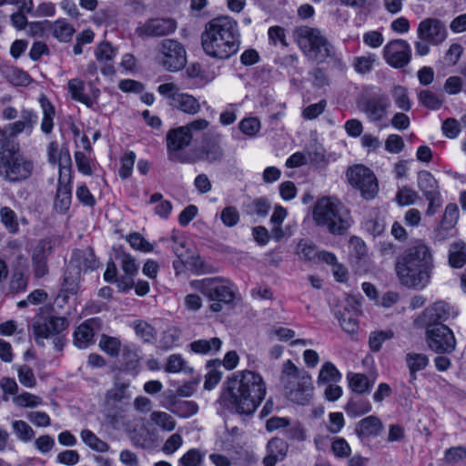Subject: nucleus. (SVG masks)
Returning <instances> with one entry per match:
<instances>
[{"mask_svg":"<svg viewBox=\"0 0 466 466\" xmlns=\"http://www.w3.org/2000/svg\"><path fill=\"white\" fill-rule=\"evenodd\" d=\"M390 106V98L380 94L363 98L359 102L358 106L370 122L377 123L387 116Z\"/></svg>","mask_w":466,"mask_h":466,"instance_id":"obj_16","label":"nucleus"},{"mask_svg":"<svg viewBox=\"0 0 466 466\" xmlns=\"http://www.w3.org/2000/svg\"><path fill=\"white\" fill-rule=\"evenodd\" d=\"M198 410V406L191 400L177 401L174 404L173 411L179 417L188 418L195 415Z\"/></svg>","mask_w":466,"mask_h":466,"instance_id":"obj_52","label":"nucleus"},{"mask_svg":"<svg viewBox=\"0 0 466 466\" xmlns=\"http://www.w3.org/2000/svg\"><path fill=\"white\" fill-rule=\"evenodd\" d=\"M20 117L19 120L10 125L11 135H18L24 131L31 133L38 119L36 113L30 109H23Z\"/></svg>","mask_w":466,"mask_h":466,"instance_id":"obj_27","label":"nucleus"},{"mask_svg":"<svg viewBox=\"0 0 466 466\" xmlns=\"http://www.w3.org/2000/svg\"><path fill=\"white\" fill-rule=\"evenodd\" d=\"M393 332L390 329L376 330L370 334L369 346L371 351L377 352L380 350L383 342L393 338Z\"/></svg>","mask_w":466,"mask_h":466,"instance_id":"obj_46","label":"nucleus"},{"mask_svg":"<svg viewBox=\"0 0 466 466\" xmlns=\"http://www.w3.org/2000/svg\"><path fill=\"white\" fill-rule=\"evenodd\" d=\"M383 57L391 67L403 68L411 58L410 46L403 39L391 40L383 48Z\"/></svg>","mask_w":466,"mask_h":466,"instance_id":"obj_15","label":"nucleus"},{"mask_svg":"<svg viewBox=\"0 0 466 466\" xmlns=\"http://www.w3.org/2000/svg\"><path fill=\"white\" fill-rule=\"evenodd\" d=\"M337 319L344 331L348 333H354L357 331L358 321L349 311L337 313Z\"/></svg>","mask_w":466,"mask_h":466,"instance_id":"obj_60","label":"nucleus"},{"mask_svg":"<svg viewBox=\"0 0 466 466\" xmlns=\"http://www.w3.org/2000/svg\"><path fill=\"white\" fill-rule=\"evenodd\" d=\"M68 90L74 100L83 103L87 107H93L94 102L91 96L84 93V82L78 78H74L68 82Z\"/></svg>","mask_w":466,"mask_h":466,"instance_id":"obj_33","label":"nucleus"},{"mask_svg":"<svg viewBox=\"0 0 466 466\" xmlns=\"http://www.w3.org/2000/svg\"><path fill=\"white\" fill-rule=\"evenodd\" d=\"M18 380L22 385L26 388H34L36 385V380L33 370L26 366L22 365L17 368Z\"/></svg>","mask_w":466,"mask_h":466,"instance_id":"obj_58","label":"nucleus"},{"mask_svg":"<svg viewBox=\"0 0 466 466\" xmlns=\"http://www.w3.org/2000/svg\"><path fill=\"white\" fill-rule=\"evenodd\" d=\"M390 96L394 101L395 106L404 112L411 109L412 102L410 98L408 89L400 85H395L390 90Z\"/></svg>","mask_w":466,"mask_h":466,"instance_id":"obj_31","label":"nucleus"},{"mask_svg":"<svg viewBox=\"0 0 466 466\" xmlns=\"http://www.w3.org/2000/svg\"><path fill=\"white\" fill-rule=\"evenodd\" d=\"M49 31L52 35L60 42L71 41L76 30L70 23L64 19H57L49 24Z\"/></svg>","mask_w":466,"mask_h":466,"instance_id":"obj_28","label":"nucleus"},{"mask_svg":"<svg viewBox=\"0 0 466 466\" xmlns=\"http://www.w3.org/2000/svg\"><path fill=\"white\" fill-rule=\"evenodd\" d=\"M417 186L425 198L441 196L439 183L430 171L421 170L418 173Z\"/></svg>","mask_w":466,"mask_h":466,"instance_id":"obj_26","label":"nucleus"},{"mask_svg":"<svg viewBox=\"0 0 466 466\" xmlns=\"http://www.w3.org/2000/svg\"><path fill=\"white\" fill-rule=\"evenodd\" d=\"M238 127L243 134L254 137L260 130V122L256 117L244 118L239 122Z\"/></svg>","mask_w":466,"mask_h":466,"instance_id":"obj_62","label":"nucleus"},{"mask_svg":"<svg viewBox=\"0 0 466 466\" xmlns=\"http://www.w3.org/2000/svg\"><path fill=\"white\" fill-rule=\"evenodd\" d=\"M419 102L425 107L437 110L442 105V99L437 94L430 90H421L418 95Z\"/></svg>","mask_w":466,"mask_h":466,"instance_id":"obj_43","label":"nucleus"},{"mask_svg":"<svg viewBox=\"0 0 466 466\" xmlns=\"http://www.w3.org/2000/svg\"><path fill=\"white\" fill-rule=\"evenodd\" d=\"M134 329L137 337L144 342H152L156 338V329L153 326L144 320H136Z\"/></svg>","mask_w":466,"mask_h":466,"instance_id":"obj_42","label":"nucleus"},{"mask_svg":"<svg viewBox=\"0 0 466 466\" xmlns=\"http://www.w3.org/2000/svg\"><path fill=\"white\" fill-rule=\"evenodd\" d=\"M350 389L357 393H364L370 390L374 384V380L370 381L369 379L360 373L348 375Z\"/></svg>","mask_w":466,"mask_h":466,"instance_id":"obj_38","label":"nucleus"},{"mask_svg":"<svg viewBox=\"0 0 466 466\" xmlns=\"http://www.w3.org/2000/svg\"><path fill=\"white\" fill-rule=\"evenodd\" d=\"M135 161L136 154L133 151L127 152L122 157L119 176L123 179H126L131 176Z\"/></svg>","mask_w":466,"mask_h":466,"instance_id":"obj_61","label":"nucleus"},{"mask_svg":"<svg viewBox=\"0 0 466 466\" xmlns=\"http://www.w3.org/2000/svg\"><path fill=\"white\" fill-rule=\"evenodd\" d=\"M280 382L285 395L292 402L306 405L312 399L311 377L307 371L299 370L290 360L283 364Z\"/></svg>","mask_w":466,"mask_h":466,"instance_id":"obj_6","label":"nucleus"},{"mask_svg":"<svg viewBox=\"0 0 466 466\" xmlns=\"http://www.w3.org/2000/svg\"><path fill=\"white\" fill-rule=\"evenodd\" d=\"M179 338V329L176 327H169L163 332L160 343L163 348L170 349L177 344Z\"/></svg>","mask_w":466,"mask_h":466,"instance_id":"obj_59","label":"nucleus"},{"mask_svg":"<svg viewBox=\"0 0 466 466\" xmlns=\"http://www.w3.org/2000/svg\"><path fill=\"white\" fill-rule=\"evenodd\" d=\"M130 246L141 252H150L153 250V245L149 243L140 233L134 232L126 237Z\"/></svg>","mask_w":466,"mask_h":466,"instance_id":"obj_51","label":"nucleus"},{"mask_svg":"<svg viewBox=\"0 0 466 466\" xmlns=\"http://www.w3.org/2000/svg\"><path fill=\"white\" fill-rule=\"evenodd\" d=\"M177 27V21L173 18H152L139 24L136 34L139 37H160L173 34Z\"/></svg>","mask_w":466,"mask_h":466,"instance_id":"obj_18","label":"nucleus"},{"mask_svg":"<svg viewBox=\"0 0 466 466\" xmlns=\"http://www.w3.org/2000/svg\"><path fill=\"white\" fill-rule=\"evenodd\" d=\"M39 103L43 112L41 130L45 134H50L54 127L55 107L45 95L39 97Z\"/></svg>","mask_w":466,"mask_h":466,"instance_id":"obj_29","label":"nucleus"},{"mask_svg":"<svg viewBox=\"0 0 466 466\" xmlns=\"http://www.w3.org/2000/svg\"><path fill=\"white\" fill-rule=\"evenodd\" d=\"M266 395V385L262 377L251 370L232 374L226 381L223 398L239 414H252Z\"/></svg>","mask_w":466,"mask_h":466,"instance_id":"obj_1","label":"nucleus"},{"mask_svg":"<svg viewBox=\"0 0 466 466\" xmlns=\"http://www.w3.org/2000/svg\"><path fill=\"white\" fill-rule=\"evenodd\" d=\"M159 94L168 99L169 106L189 115L199 112L201 106L198 100L191 95L180 93L173 83L162 84L158 86Z\"/></svg>","mask_w":466,"mask_h":466,"instance_id":"obj_12","label":"nucleus"},{"mask_svg":"<svg viewBox=\"0 0 466 466\" xmlns=\"http://www.w3.org/2000/svg\"><path fill=\"white\" fill-rule=\"evenodd\" d=\"M116 55V50L108 42L100 43L95 51V56L101 66V72L105 76L115 74V68L112 64Z\"/></svg>","mask_w":466,"mask_h":466,"instance_id":"obj_24","label":"nucleus"},{"mask_svg":"<svg viewBox=\"0 0 466 466\" xmlns=\"http://www.w3.org/2000/svg\"><path fill=\"white\" fill-rule=\"evenodd\" d=\"M222 345V341L218 338H211L210 339H198L190 343V349L193 352L198 354H208L218 352Z\"/></svg>","mask_w":466,"mask_h":466,"instance_id":"obj_32","label":"nucleus"},{"mask_svg":"<svg viewBox=\"0 0 466 466\" xmlns=\"http://www.w3.org/2000/svg\"><path fill=\"white\" fill-rule=\"evenodd\" d=\"M12 428L17 439L24 442H28L35 437L34 430L24 420L13 421Z\"/></svg>","mask_w":466,"mask_h":466,"instance_id":"obj_48","label":"nucleus"},{"mask_svg":"<svg viewBox=\"0 0 466 466\" xmlns=\"http://www.w3.org/2000/svg\"><path fill=\"white\" fill-rule=\"evenodd\" d=\"M456 316V311L445 301H437L424 309L417 319V323L427 327L433 325H444L443 322Z\"/></svg>","mask_w":466,"mask_h":466,"instance_id":"obj_17","label":"nucleus"},{"mask_svg":"<svg viewBox=\"0 0 466 466\" xmlns=\"http://www.w3.org/2000/svg\"><path fill=\"white\" fill-rule=\"evenodd\" d=\"M293 36L301 51L309 59L323 62L334 56V46L318 28L308 25L297 26Z\"/></svg>","mask_w":466,"mask_h":466,"instance_id":"obj_7","label":"nucleus"},{"mask_svg":"<svg viewBox=\"0 0 466 466\" xmlns=\"http://www.w3.org/2000/svg\"><path fill=\"white\" fill-rule=\"evenodd\" d=\"M203 459V454L198 449H190L180 459L181 466H198Z\"/></svg>","mask_w":466,"mask_h":466,"instance_id":"obj_64","label":"nucleus"},{"mask_svg":"<svg viewBox=\"0 0 466 466\" xmlns=\"http://www.w3.org/2000/svg\"><path fill=\"white\" fill-rule=\"evenodd\" d=\"M312 216L319 227L325 228L333 235H343L352 223L350 210L342 202L332 197L318 199Z\"/></svg>","mask_w":466,"mask_h":466,"instance_id":"obj_4","label":"nucleus"},{"mask_svg":"<svg viewBox=\"0 0 466 466\" xmlns=\"http://www.w3.org/2000/svg\"><path fill=\"white\" fill-rule=\"evenodd\" d=\"M162 66L168 71L176 72L186 65V51L183 46L176 40L165 39L161 43Z\"/></svg>","mask_w":466,"mask_h":466,"instance_id":"obj_14","label":"nucleus"},{"mask_svg":"<svg viewBox=\"0 0 466 466\" xmlns=\"http://www.w3.org/2000/svg\"><path fill=\"white\" fill-rule=\"evenodd\" d=\"M204 158L208 162L219 161L223 157V150L218 141L208 142L203 149Z\"/></svg>","mask_w":466,"mask_h":466,"instance_id":"obj_57","label":"nucleus"},{"mask_svg":"<svg viewBox=\"0 0 466 466\" xmlns=\"http://www.w3.org/2000/svg\"><path fill=\"white\" fill-rule=\"evenodd\" d=\"M405 361L410 371H420L429 364V359L425 354L416 352L407 353Z\"/></svg>","mask_w":466,"mask_h":466,"instance_id":"obj_41","label":"nucleus"},{"mask_svg":"<svg viewBox=\"0 0 466 466\" xmlns=\"http://www.w3.org/2000/svg\"><path fill=\"white\" fill-rule=\"evenodd\" d=\"M1 222L10 233H16L19 229L17 216L13 209L4 207L0 209Z\"/></svg>","mask_w":466,"mask_h":466,"instance_id":"obj_47","label":"nucleus"},{"mask_svg":"<svg viewBox=\"0 0 466 466\" xmlns=\"http://www.w3.org/2000/svg\"><path fill=\"white\" fill-rule=\"evenodd\" d=\"M296 252L299 258L311 261L318 258L319 251L312 242L300 240L297 245Z\"/></svg>","mask_w":466,"mask_h":466,"instance_id":"obj_49","label":"nucleus"},{"mask_svg":"<svg viewBox=\"0 0 466 466\" xmlns=\"http://www.w3.org/2000/svg\"><path fill=\"white\" fill-rule=\"evenodd\" d=\"M220 219L224 226L233 228L238 224L240 214L236 207L228 206L222 209Z\"/></svg>","mask_w":466,"mask_h":466,"instance_id":"obj_53","label":"nucleus"},{"mask_svg":"<svg viewBox=\"0 0 466 466\" xmlns=\"http://www.w3.org/2000/svg\"><path fill=\"white\" fill-rule=\"evenodd\" d=\"M370 410L371 404L368 400L361 398L350 399L345 407L346 412L351 417H360L370 412Z\"/></svg>","mask_w":466,"mask_h":466,"instance_id":"obj_36","label":"nucleus"},{"mask_svg":"<svg viewBox=\"0 0 466 466\" xmlns=\"http://www.w3.org/2000/svg\"><path fill=\"white\" fill-rule=\"evenodd\" d=\"M425 336L429 348L437 353H451L456 349L454 334L446 325L427 327Z\"/></svg>","mask_w":466,"mask_h":466,"instance_id":"obj_13","label":"nucleus"},{"mask_svg":"<svg viewBox=\"0 0 466 466\" xmlns=\"http://www.w3.org/2000/svg\"><path fill=\"white\" fill-rule=\"evenodd\" d=\"M444 23L437 18H425L420 22L417 29L418 39L426 40L433 46H439L447 38Z\"/></svg>","mask_w":466,"mask_h":466,"instance_id":"obj_19","label":"nucleus"},{"mask_svg":"<svg viewBox=\"0 0 466 466\" xmlns=\"http://www.w3.org/2000/svg\"><path fill=\"white\" fill-rule=\"evenodd\" d=\"M381 431V422L375 416L362 419L356 428V432L360 437L377 436Z\"/></svg>","mask_w":466,"mask_h":466,"instance_id":"obj_30","label":"nucleus"},{"mask_svg":"<svg viewBox=\"0 0 466 466\" xmlns=\"http://www.w3.org/2000/svg\"><path fill=\"white\" fill-rule=\"evenodd\" d=\"M76 265L80 270H95L98 268L96 260L92 249L78 250L75 254Z\"/></svg>","mask_w":466,"mask_h":466,"instance_id":"obj_34","label":"nucleus"},{"mask_svg":"<svg viewBox=\"0 0 466 466\" xmlns=\"http://www.w3.org/2000/svg\"><path fill=\"white\" fill-rule=\"evenodd\" d=\"M34 171V163L31 159L21 154L6 155L0 169V175L9 182H20L31 177Z\"/></svg>","mask_w":466,"mask_h":466,"instance_id":"obj_11","label":"nucleus"},{"mask_svg":"<svg viewBox=\"0 0 466 466\" xmlns=\"http://www.w3.org/2000/svg\"><path fill=\"white\" fill-rule=\"evenodd\" d=\"M130 383L128 381L116 380L114 387L108 390L105 395V413L108 422L114 427L123 418V410L118 404L129 400Z\"/></svg>","mask_w":466,"mask_h":466,"instance_id":"obj_9","label":"nucleus"},{"mask_svg":"<svg viewBox=\"0 0 466 466\" xmlns=\"http://www.w3.org/2000/svg\"><path fill=\"white\" fill-rule=\"evenodd\" d=\"M466 262V249L462 242L451 245L449 250V264L451 268H461Z\"/></svg>","mask_w":466,"mask_h":466,"instance_id":"obj_35","label":"nucleus"},{"mask_svg":"<svg viewBox=\"0 0 466 466\" xmlns=\"http://www.w3.org/2000/svg\"><path fill=\"white\" fill-rule=\"evenodd\" d=\"M349 183L360 190L363 198L370 200L376 197L379 185L374 173L363 165L350 167L346 173Z\"/></svg>","mask_w":466,"mask_h":466,"instance_id":"obj_10","label":"nucleus"},{"mask_svg":"<svg viewBox=\"0 0 466 466\" xmlns=\"http://www.w3.org/2000/svg\"><path fill=\"white\" fill-rule=\"evenodd\" d=\"M285 435L289 440L299 442L307 439L306 430L299 422L289 423V426L285 430Z\"/></svg>","mask_w":466,"mask_h":466,"instance_id":"obj_63","label":"nucleus"},{"mask_svg":"<svg viewBox=\"0 0 466 466\" xmlns=\"http://www.w3.org/2000/svg\"><path fill=\"white\" fill-rule=\"evenodd\" d=\"M418 198V193L409 187L400 188L396 194V201L400 206L414 204Z\"/></svg>","mask_w":466,"mask_h":466,"instance_id":"obj_56","label":"nucleus"},{"mask_svg":"<svg viewBox=\"0 0 466 466\" xmlns=\"http://www.w3.org/2000/svg\"><path fill=\"white\" fill-rule=\"evenodd\" d=\"M341 379V374L331 362H326L322 365L318 378L319 384L338 382Z\"/></svg>","mask_w":466,"mask_h":466,"instance_id":"obj_39","label":"nucleus"},{"mask_svg":"<svg viewBox=\"0 0 466 466\" xmlns=\"http://www.w3.org/2000/svg\"><path fill=\"white\" fill-rule=\"evenodd\" d=\"M377 56L370 54L368 56H357L354 58V69L360 74H366L372 70Z\"/></svg>","mask_w":466,"mask_h":466,"instance_id":"obj_55","label":"nucleus"},{"mask_svg":"<svg viewBox=\"0 0 466 466\" xmlns=\"http://www.w3.org/2000/svg\"><path fill=\"white\" fill-rule=\"evenodd\" d=\"M189 286L212 302L209 310L214 313L222 311L225 306L232 305L238 293L236 285L221 277L193 279Z\"/></svg>","mask_w":466,"mask_h":466,"instance_id":"obj_5","label":"nucleus"},{"mask_svg":"<svg viewBox=\"0 0 466 466\" xmlns=\"http://www.w3.org/2000/svg\"><path fill=\"white\" fill-rule=\"evenodd\" d=\"M150 420L166 431H171L176 427L174 418L164 411H153L150 415Z\"/></svg>","mask_w":466,"mask_h":466,"instance_id":"obj_44","label":"nucleus"},{"mask_svg":"<svg viewBox=\"0 0 466 466\" xmlns=\"http://www.w3.org/2000/svg\"><path fill=\"white\" fill-rule=\"evenodd\" d=\"M307 154L310 162L318 167H325L328 164V158L321 145L317 143L310 145Z\"/></svg>","mask_w":466,"mask_h":466,"instance_id":"obj_45","label":"nucleus"},{"mask_svg":"<svg viewBox=\"0 0 466 466\" xmlns=\"http://www.w3.org/2000/svg\"><path fill=\"white\" fill-rule=\"evenodd\" d=\"M81 439L86 445L91 450L97 452H106L109 450V445L99 439L94 432L89 430H83L81 431Z\"/></svg>","mask_w":466,"mask_h":466,"instance_id":"obj_37","label":"nucleus"},{"mask_svg":"<svg viewBox=\"0 0 466 466\" xmlns=\"http://www.w3.org/2000/svg\"><path fill=\"white\" fill-rule=\"evenodd\" d=\"M99 348L106 354L116 357L120 351L121 342L117 338L102 335L99 340Z\"/></svg>","mask_w":466,"mask_h":466,"instance_id":"obj_50","label":"nucleus"},{"mask_svg":"<svg viewBox=\"0 0 466 466\" xmlns=\"http://www.w3.org/2000/svg\"><path fill=\"white\" fill-rule=\"evenodd\" d=\"M266 450L267 455L263 458V465L275 466L287 456L289 444L283 439L275 437L268 441Z\"/></svg>","mask_w":466,"mask_h":466,"instance_id":"obj_23","label":"nucleus"},{"mask_svg":"<svg viewBox=\"0 0 466 466\" xmlns=\"http://www.w3.org/2000/svg\"><path fill=\"white\" fill-rule=\"evenodd\" d=\"M52 252L51 240L40 239L32 250L34 275L40 279L48 273L47 258Z\"/></svg>","mask_w":466,"mask_h":466,"instance_id":"obj_22","label":"nucleus"},{"mask_svg":"<svg viewBox=\"0 0 466 466\" xmlns=\"http://www.w3.org/2000/svg\"><path fill=\"white\" fill-rule=\"evenodd\" d=\"M100 319L92 318L76 328L74 332V344L78 349H86L93 343L94 327L99 326Z\"/></svg>","mask_w":466,"mask_h":466,"instance_id":"obj_25","label":"nucleus"},{"mask_svg":"<svg viewBox=\"0 0 466 466\" xmlns=\"http://www.w3.org/2000/svg\"><path fill=\"white\" fill-rule=\"evenodd\" d=\"M68 326L65 317L53 315L39 316L33 324L34 333L37 338L47 339L64 331Z\"/></svg>","mask_w":466,"mask_h":466,"instance_id":"obj_21","label":"nucleus"},{"mask_svg":"<svg viewBox=\"0 0 466 466\" xmlns=\"http://www.w3.org/2000/svg\"><path fill=\"white\" fill-rule=\"evenodd\" d=\"M13 402L23 408H35L41 404L42 399L35 394L24 392L13 398Z\"/></svg>","mask_w":466,"mask_h":466,"instance_id":"obj_54","label":"nucleus"},{"mask_svg":"<svg viewBox=\"0 0 466 466\" xmlns=\"http://www.w3.org/2000/svg\"><path fill=\"white\" fill-rule=\"evenodd\" d=\"M204 52L217 59H228L240 46V33L237 21L220 16L209 21L201 35Z\"/></svg>","mask_w":466,"mask_h":466,"instance_id":"obj_2","label":"nucleus"},{"mask_svg":"<svg viewBox=\"0 0 466 466\" xmlns=\"http://www.w3.org/2000/svg\"><path fill=\"white\" fill-rule=\"evenodd\" d=\"M191 140L192 134L182 127L170 130L167 136L168 159L173 162H186L187 159L182 157L180 151L187 147Z\"/></svg>","mask_w":466,"mask_h":466,"instance_id":"obj_20","label":"nucleus"},{"mask_svg":"<svg viewBox=\"0 0 466 466\" xmlns=\"http://www.w3.org/2000/svg\"><path fill=\"white\" fill-rule=\"evenodd\" d=\"M432 254L431 248L422 242L407 248L398 258L396 273L400 282L414 289H423L431 278Z\"/></svg>","mask_w":466,"mask_h":466,"instance_id":"obj_3","label":"nucleus"},{"mask_svg":"<svg viewBox=\"0 0 466 466\" xmlns=\"http://www.w3.org/2000/svg\"><path fill=\"white\" fill-rule=\"evenodd\" d=\"M150 204H157L155 207V214L162 218H167L172 210V204L168 200L163 199L161 193H154L149 200Z\"/></svg>","mask_w":466,"mask_h":466,"instance_id":"obj_40","label":"nucleus"},{"mask_svg":"<svg viewBox=\"0 0 466 466\" xmlns=\"http://www.w3.org/2000/svg\"><path fill=\"white\" fill-rule=\"evenodd\" d=\"M71 168L72 161L69 152L60 154L59 177L54 208L57 213L65 214L71 205Z\"/></svg>","mask_w":466,"mask_h":466,"instance_id":"obj_8","label":"nucleus"}]
</instances>
